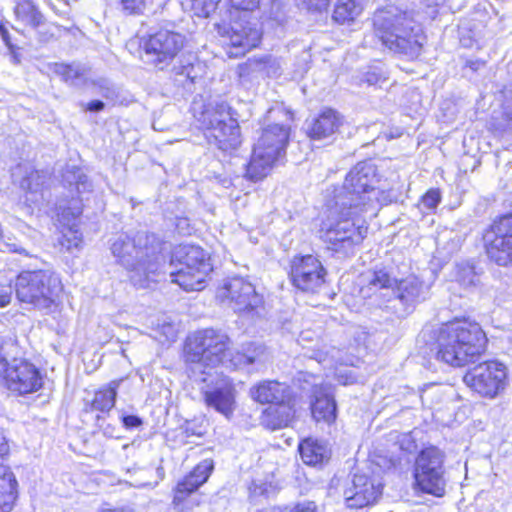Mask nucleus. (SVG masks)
<instances>
[{"label":"nucleus","instance_id":"f3484780","mask_svg":"<svg viewBox=\"0 0 512 512\" xmlns=\"http://www.w3.org/2000/svg\"><path fill=\"white\" fill-rule=\"evenodd\" d=\"M292 284L303 292H316L325 282L326 271L313 255L295 257L291 262Z\"/></svg>","mask_w":512,"mask_h":512},{"label":"nucleus","instance_id":"e433bc0d","mask_svg":"<svg viewBox=\"0 0 512 512\" xmlns=\"http://www.w3.org/2000/svg\"><path fill=\"white\" fill-rule=\"evenodd\" d=\"M361 12V7L358 0H338L333 19L341 24L354 20V18Z\"/></svg>","mask_w":512,"mask_h":512},{"label":"nucleus","instance_id":"5fc2aeb1","mask_svg":"<svg viewBox=\"0 0 512 512\" xmlns=\"http://www.w3.org/2000/svg\"><path fill=\"white\" fill-rule=\"evenodd\" d=\"M329 3L330 0H319L316 4H311V7H313L317 11H323L328 8Z\"/></svg>","mask_w":512,"mask_h":512},{"label":"nucleus","instance_id":"aec40b11","mask_svg":"<svg viewBox=\"0 0 512 512\" xmlns=\"http://www.w3.org/2000/svg\"><path fill=\"white\" fill-rule=\"evenodd\" d=\"M192 110L196 121L201 128L206 130V133L214 131V128L232 117L231 109L224 101H214L207 104L194 101Z\"/></svg>","mask_w":512,"mask_h":512},{"label":"nucleus","instance_id":"680f3d73","mask_svg":"<svg viewBox=\"0 0 512 512\" xmlns=\"http://www.w3.org/2000/svg\"><path fill=\"white\" fill-rule=\"evenodd\" d=\"M78 214H80V211H77V213H73L74 217Z\"/></svg>","mask_w":512,"mask_h":512},{"label":"nucleus","instance_id":"dca6fc26","mask_svg":"<svg viewBox=\"0 0 512 512\" xmlns=\"http://www.w3.org/2000/svg\"><path fill=\"white\" fill-rule=\"evenodd\" d=\"M207 385L201 388L206 405L215 411L230 418L236 407V389L233 381L222 375L209 377Z\"/></svg>","mask_w":512,"mask_h":512},{"label":"nucleus","instance_id":"603ef678","mask_svg":"<svg viewBox=\"0 0 512 512\" xmlns=\"http://www.w3.org/2000/svg\"><path fill=\"white\" fill-rule=\"evenodd\" d=\"M9 451V445L4 432L0 430V458L6 455Z\"/></svg>","mask_w":512,"mask_h":512},{"label":"nucleus","instance_id":"de8ad7c7","mask_svg":"<svg viewBox=\"0 0 512 512\" xmlns=\"http://www.w3.org/2000/svg\"><path fill=\"white\" fill-rule=\"evenodd\" d=\"M121 420L126 429H135L143 424V420L136 415H122Z\"/></svg>","mask_w":512,"mask_h":512},{"label":"nucleus","instance_id":"5701e85b","mask_svg":"<svg viewBox=\"0 0 512 512\" xmlns=\"http://www.w3.org/2000/svg\"><path fill=\"white\" fill-rule=\"evenodd\" d=\"M393 295L405 307L412 309L417 303L424 301L428 295V287L415 276H409L400 281L394 288Z\"/></svg>","mask_w":512,"mask_h":512},{"label":"nucleus","instance_id":"6e6552de","mask_svg":"<svg viewBox=\"0 0 512 512\" xmlns=\"http://www.w3.org/2000/svg\"><path fill=\"white\" fill-rule=\"evenodd\" d=\"M289 137V125L272 123L263 127L246 166V178L254 182L264 179L284 158Z\"/></svg>","mask_w":512,"mask_h":512},{"label":"nucleus","instance_id":"0eeeda50","mask_svg":"<svg viewBox=\"0 0 512 512\" xmlns=\"http://www.w3.org/2000/svg\"><path fill=\"white\" fill-rule=\"evenodd\" d=\"M349 205L340 207L338 202L327 203V216L321 224V238L327 248L342 256H350L367 236V223L360 217L362 213H352Z\"/></svg>","mask_w":512,"mask_h":512},{"label":"nucleus","instance_id":"2f4dec72","mask_svg":"<svg viewBox=\"0 0 512 512\" xmlns=\"http://www.w3.org/2000/svg\"><path fill=\"white\" fill-rule=\"evenodd\" d=\"M122 380H113L107 387L95 392L90 402V411L106 412L110 411L115 404L117 389Z\"/></svg>","mask_w":512,"mask_h":512},{"label":"nucleus","instance_id":"37998d69","mask_svg":"<svg viewBox=\"0 0 512 512\" xmlns=\"http://www.w3.org/2000/svg\"><path fill=\"white\" fill-rule=\"evenodd\" d=\"M244 353L251 358L249 360V365L254 364L258 361L262 360V357L264 356L266 352V348L264 345L260 343H247L242 346Z\"/></svg>","mask_w":512,"mask_h":512},{"label":"nucleus","instance_id":"f257e3e1","mask_svg":"<svg viewBox=\"0 0 512 512\" xmlns=\"http://www.w3.org/2000/svg\"><path fill=\"white\" fill-rule=\"evenodd\" d=\"M10 252L19 255L18 261L27 269L18 274L15 280L17 299L34 309L49 314L57 305L62 283L59 276L50 269H44V261L35 249H26L17 244H8Z\"/></svg>","mask_w":512,"mask_h":512},{"label":"nucleus","instance_id":"7ed1b4c3","mask_svg":"<svg viewBox=\"0 0 512 512\" xmlns=\"http://www.w3.org/2000/svg\"><path fill=\"white\" fill-rule=\"evenodd\" d=\"M112 255L130 273L134 286L146 288L160 267L161 242L146 231L134 236L120 234L111 243Z\"/></svg>","mask_w":512,"mask_h":512},{"label":"nucleus","instance_id":"ea45409f","mask_svg":"<svg viewBox=\"0 0 512 512\" xmlns=\"http://www.w3.org/2000/svg\"><path fill=\"white\" fill-rule=\"evenodd\" d=\"M124 12L130 15L143 14L152 5V0H120Z\"/></svg>","mask_w":512,"mask_h":512},{"label":"nucleus","instance_id":"f03ea898","mask_svg":"<svg viewBox=\"0 0 512 512\" xmlns=\"http://www.w3.org/2000/svg\"><path fill=\"white\" fill-rule=\"evenodd\" d=\"M230 339L221 331L204 329L190 335L185 343V361L189 365L190 377L194 381L206 382L204 376H213L219 364L227 368L240 369L249 365V356L243 348L229 351Z\"/></svg>","mask_w":512,"mask_h":512},{"label":"nucleus","instance_id":"412c9836","mask_svg":"<svg viewBox=\"0 0 512 512\" xmlns=\"http://www.w3.org/2000/svg\"><path fill=\"white\" fill-rule=\"evenodd\" d=\"M311 413L315 421L331 424L337 416L334 396L327 386L315 385L312 390Z\"/></svg>","mask_w":512,"mask_h":512},{"label":"nucleus","instance_id":"473e14b6","mask_svg":"<svg viewBox=\"0 0 512 512\" xmlns=\"http://www.w3.org/2000/svg\"><path fill=\"white\" fill-rule=\"evenodd\" d=\"M25 176L20 181V186L23 190H26L30 196H27V200L33 203L38 202V194L42 191V188L47 180V173L32 169L25 170Z\"/></svg>","mask_w":512,"mask_h":512},{"label":"nucleus","instance_id":"49530a36","mask_svg":"<svg viewBox=\"0 0 512 512\" xmlns=\"http://www.w3.org/2000/svg\"><path fill=\"white\" fill-rule=\"evenodd\" d=\"M231 6L238 10L253 11L259 7L261 0H229Z\"/></svg>","mask_w":512,"mask_h":512},{"label":"nucleus","instance_id":"f704fd0d","mask_svg":"<svg viewBox=\"0 0 512 512\" xmlns=\"http://www.w3.org/2000/svg\"><path fill=\"white\" fill-rule=\"evenodd\" d=\"M262 23L271 28L283 26L287 21L285 5L280 0H271L261 16Z\"/></svg>","mask_w":512,"mask_h":512},{"label":"nucleus","instance_id":"a878e982","mask_svg":"<svg viewBox=\"0 0 512 512\" xmlns=\"http://www.w3.org/2000/svg\"><path fill=\"white\" fill-rule=\"evenodd\" d=\"M214 469L212 459H204L195 468L177 484L175 499H180V494L188 495L197 490L209 478Z\"/></svg>","mask_w":512,"mask_h":512},{"label":"nucleus","instance_id":"4468645a","mask_svg":"<svg viewBox=\"0 0 512 512\" xmlns=\"http://www.w3.org/2000/svg\"><path fill=\"white\" fill-rule=\"evenodd\" d=\"M216 27L224 42L236 50L228 52L230 57L245 55L252 48L257 47L262 38V32L257 25L244 18L218 24Z\"/></svg>","mask_w":512,"mask_h":512},{"label":"nucleus","instance_id":"20e7f679","mask_svg":"<svg viewBox=\"0 0 512 512\" xmlns=\"http://www.w3.org/2000/svg\"><path fill=\"white\" fill-rule=\"evenodd\" d=\"M379 183L377 168L370 161L357 163L347 174L342 187L335 190L332 200L340 207L349 205L352 213H363L375 210L376 203L387 205L397 199L393 189L385 190Z\"/></svg>","mask_w":512,"mask_h":512},{"label":"nucleus","instance_id":"c03bdc74","mask_svg":"<svg viewBox=\"0 0 512 512\" xmlns=\"http://www.w3.org/2000/svg\"><path fill=\"white\" fill-rule=\"evenodd\" d=\"M363 80L369 85H377L387 80L384 70L379 66H373L364 74Z\"/></svg>","mask_w":512,"mask_h":512},{"label":"nucleus","instance_id":"3c124183","mask_svg":"<svg viewBox=\"0 0 512 512\" xmlns=\"http://www.w3.org/2000/svg\"><path fill=\"white\" fill-rule=\"evenodd\" d=\"M105 104L100 100H93L86 106V110L90 112H100L104 109Z\"/></svg>","mask_w":512,"mask_h":512},{"label":"nucleus","instance_id":"4be33fe9","mask_svg":"<svg viewBox=\"0 0 512 512\" xmlns=\"http://www.w3.org/2000/svg\"><path fill=\"white\" fill-rule=\"evenodd\" d=\"M205 135L211 145L225 152L236 150L241 145L240 127L233 117Z\"/></svg>","mask_w":512,"mask_h":512},{"label":"nucleus","instance_id":"8fccbe9b","mask_svg":"<svg viewBox=\"0 0 512 512\" xmlns=\"http://www.w3.org/2000/svg\"><path fill=\"white\" fill-rule=\"evenodd\" d=\"M12 295V287L10 285L0 284V307H4L10 303Z\"/></svg>","mask_w":512,"mask_h":512},{"label":"nucleus","instance_id":"a18cd8bd","mask_svg":"<svg viewBox=\"0 0 512 512\" xmlns=\"http://www.w3.org/2000/svg\"><path fill=\"white\" fill-rule=\"evenodd\" d=\"M441 201L439 189L428 190L421 198V204L427 210H434Z\"/></svg>","mask_w":512,"mask_h":512},{"label":"nucleus","instance_id":"f8f14e48","mask_svg":"<svg viewBox=\"0 0 512 512\" xmlns=\"http://www.w3.org/2000/svg\"><path fill=\"white\" fill-rule=\"evenodd\" d=\"M488 259L501 267L512 266V213L495 219L483 232Z\"/></svg>","mask_w":512,"mask_h":512},{"label":"nucleus","instance_id":"a211bd4d","mask_svg":"<svg viewBox=\"0 0 512 512\" xmlns=\"http://www.w3.org/2000/svg\"><path fill=\"white\" fill-rule=\"evenodd\" d=\"M7 386L11 391L21 395L37 391L42 387V377L39 370L27 361L15 362L6 366Z\"/></svg>","mask_w":512,"mask_h":512},{"label":"nucleus","instance_id":"bf43d9fd","mask_svg":"<svg viewBox=\"0 0 512 512\" xmlns=\"http://www.w3.org/2000/svg\"><path fill=\"white\" fill-rule=\"evenodd\" d=\"M253 64H255V65L258 67L259 65H261V64H262V61L258 62V61H256V60H255V61H253V62H251V63H250V65H251V66H252Z\"/></svg>","mask_w":512,"mask_h":512},{"label":"nucleus","instance_id":"7c9ffc66","mask_svg":"<svg viewBox=\"0 0 512 512\" xmlns=\"http://www.w3.org/2000/svg\"><path fill=\"white\" fill-rule=\"evenodd\" d=\"M397 280L391 267H375L367 275V285L370 290L375 291L385 289L393 293Z\"/></svg>","mask_w":512,"mask_h":512},{"label":"nucleus","instance_id":"a19ab883","mask_svg":"<svg viewBox=\"0 0 512 512\" xmlns=\"http://www.w3.org/2000/svg\"><path fill=\"white\" fill-rule=\"evenodd\" d=\"M194 13L199 17H209L216 10L219 0H190Z\"/></svg>","mask_w":512,"mask_h":512},{"label":"nucleus","instance_id":"9d476101","mask_svg":"<svg viewBox=\"0 0 512 512\" xmlns=\"http://www.w3.org/2000/svg\"><path fill=\"white\" fill-rule=\"evenodd\" d=\"M185 44V35L169 29H160L141 40L146 63L161 71L170 67Z\"/></svg>","mask_w":512,"mask_h":512},{"label":"nucleus","instance_id":"13d9d810","mask_svg":"<svg viewBox=\"0 0 512 512\" xmlns=\"http://www.w3.org/2000/svg\"><path fill=\"white\" fill-rule=\"evenodd\" d=\"M281 112H282V110H274V109H272V110L269 111V114L271 115V114L281 113Z\"/></svg>","mask_w":512,"mask_h":512},{"label":"nucleus","instance_id":"393cba45","mask_svg":"<svg viewBox=\"0 0 512 512\" xmlns=\"http://www.w3.org/2000/svg\"><path fill=\"white\" fill-rule=\"evenodd\" d=\"M341 125V118L333 109L322 111L307 127V135L312 140H324L333 136Z\"/></svg>","mask_w":512,"mask_h":512},{"label":"nucleus","instance_id":"1a4fd4ad","mask_svg":"<svg viewBox=\"0 0 512 512\" xmlns=\"http://www.w3.org/2000/svg\"><path fill=\"white\" fill-rule=\"evenodd\" d=\"M175 261L180 268L170 272L171 282L186 291L202 290L207 275L212 271L205 251L199 246L181 245L172 255V262Z\"/></svg>","mask_w":512,"mask_h":512},{"label":"nucleus","instance_id":"4c0bfd02","mask_svg":"<svg viewBox=\"0 0 512 512\" xmlns=\"http://www.w3.org/2000/svg\"><path fill=\"white\" fill-rule=\"evenodd\" d=\"M455 279L464 288L475 287L479 283L475 268L470 263H461L456 266Z\"/></svg>","mask_w":512,"mask_h":512},{"label":"nucleus","instance_id":"cd10ccee","mask_svg":"<svg viewBox=\"0 0 512 512\" xmlns=\"http://www.w3.org/2000/svg\"><path fill=\"white\" fill-rule=\"evenodd\" d=\"M298 449L303 462L310 466L322 465L329 460L331 455L326 442L313 438L301 441Z\"/></svg>","mask_w":512,"mask_h":512},{"label":"nucleus","instance_id":"052dcab7","mask_svg":"<svg viewBox=\"0 0 512 512\" xmlns=\"http://www.w3.org/2000/svg\"><path fill=\"white\" fill-rule=\"evenodd\" d=\"M365 43L368 44L369 43V40H368V37L365 38Z\"/></svg>","mask_w":512,"mask_h":512},{"label":"nucleus","instance_id":"c756f323","mask_svg":"<svg viewBox=\"0 0 512 512\" xmlns=\"http://www.w3.org/2000/svg\"><path fill=\"white\" fill-rule=\"evenodd\" d=\"M14 13L18 21L34 29L38 28L45 22L44 15L34 5L31 0H17Z\"/></svg>","mask_w":512,"mask_h":512},{"label":"nucleus","instance_id":"09e8293b","mask_svg":"<svg viewBox=\"0 0 512 512\" xmlns=\"http://www.w3.org/2000/svg\"><path fill=\"white\" fill-rule=\"evenodd\" d=\"M289 512H317V506L313 501H304L296 504Z\"/></svg>","mask_w":512,"mask_h":512},{"label":"nucleus","instance_id":"6e6d98bb","mask_svg":"<svg viewBox=\"0 0 512 512\" xmlns=\"http://www.w3.org/2000/svg\"><path fill=\"white\" fill-rule=\"evenodd\" d=\"M0 35L6 45H10V36L8 30L0 23Z\"/></svg>","mask_w":512,"mask_h":512},{"label":"nucleus","instance_id":"72a5a7b5","mask_svg":"<svg viewBox=\"0 0 512 512\" xmlns=\"http://www.w3.org/2000/svg\"><path fill=\"white\" fill-rule=\"evenodd\" d=\"M55 72L71 85L79 86L85 83L89 68L82 64H56Z\"/></svg>","mask_w":512,"mask_h":512},{"label":"nucleus","instance_id":"2eb2a0df","mask_svg":"<svg viewBox=\"0 0 512 512\" xmlns=\"http://www.w3.org/2000/svg\"><path fill=\"white\" fill-rule=\"evenodd\" d=\"M507 371L498 361H485L464 376V382L475 392L486 397H495L505 387Z\"/></svg>","mask_w":512,"mask_h":512},{"label":"nucleus","instance_id":"ddd939ff","mask_svg":"<svg viewBox=\"0 0 512 512\" xmlns=\"http://www.w3.org/2000/svg\"><path fill=\"white\" fill-rule=\"evenodd\" d=\"M216 297L239 313L255 311L263 304V296L243 277L226 279L218 288Z\"/></svg>","mask_w":512,"mask_h":512},{"label":"nucleus","instance_id":"c85d7f7f","mask_svg":"<svg viewBox=\"0 0 512 512\" xmlns=\"http://www.w3.org/2000/svg\"><path fill=\"white\" fill-rule=\"evenodd\" d=\"M17 481L7 466L0 465V512H10L17 497Z\"/></svg>","mask_w":512,"mask_h":512},{"label":"nucleus","instance_id":"39448f33","mask_svg":"<svg viewBox=\"0 0 512 512\" xmlns=\"http://www.w3.org/2000/svg\"><path fill=\"white\" fill-rule=\"evenodd\" d=\"M389 50L417 58L422 51L426 36L407 12L391 6L379 10L374 16V35Z\"/></svg>","mask_w":512,"mask_h":512},{"label":"nucleus","instance_id":"4d7b16f0","mask_svg":"<svg viewBox=\"0 0 512 512\" xmlns=\"http://www.w3.org/2000/svg\"><path fill=\"white\" fill-rule=\"evenodd\" d=\"M7 366V358L3 353L2 347H0V374L6 369Z\"/></svg>","mask_w":512,"mask_h":512},{"label":"nucleus","instance_id":"9b49d317","mask_svg":"<svg viewBox=\"0 0 512 512\" xmlns=\"http://www.w3.org/2000/svg\"><path fill=\"white\" fill-rule=\"evenodd\" d=\"M444 454L437 447L423 449L414 466L416 487L424 493L440 497L445 492Z\"/></svg>","mask_w":512,"mask_h":512},{"label":"nucleus","instance_id":"c9c22d12","mask_svg":"<svg viewBox=\"0 0 512 512\" xmlns=\"http://www.w3.org/2000/svg\"><path fill=\"white\" fill-rule=\"evenodd\" d=\"M63 179L70 186H75L79 194L91 191L92 183L83 170L77 166H68L63 173Z\"/></svg>","mask_w":512,"mask_h":512},{"label":"nucleus","instance_id":"b1692460","mask_svg":"<svg viewBox=\"0 0 512 512\" xmlns=\"http://www.w3.org/2000/svg\"><path fill=\"white\" fill-rule=\"evenodd\" d=\"M251 398L261 404H274L289 399V387L275 380H264L250 389Z\"/></svg>","mask_w":512,"mask_h":512},{"label":"nucleus","instance_id":"bb28decb","mask_svg":"<svg viewBox=\"0 0 512 512\" xmlns=\"http://www.w3.org/2000/svg\"><path fill=\"white\" fill-rule=\"evenodd\" d=\"M293 418L294 410L287 401L274 403L263 411L261 424L270 430H277L287 427Z\"/></svg>","mask_w":512,"mask_h":512},{"label":"nucleus","instance_id":"423d86ee","mask_svg":"<svg viewBox=\"0 0 512 512\" xmlns=\"http://www.w3.org/2000/svg\"><path fill=\"white\" fill-rule=\"evenodd\" d=\"M485 342V334L477 323L453 321L439 330L436 358L450 366L462 367L483 352Z\"/></svg>","mask_w":512,"mask_h":512},{"label":"nucleus","instance_id":"6ab92c4d","mask_svg":"<svg viewBox=\"0 0 512 512\" xmlns=\"http://www.w3.org/2000/svg\"><path fill=\"white\" fill-rule=\"evenodd\" d=\"M382 494V485L365 474H355L352 484L344 491L348 508L360 509L374 504Z\"/></svg>","mask_w":512,"mask_h":512},{"label":"nucleus","instance_id":"864d4df0","mask_svg":"<svg viewBox=\"0 0 512 512\" xmlns=\"http://www.w3.org/2000/svg\"><path fill=\"white\" fill-rule=\"evenodd\" d=\"M501 318L505 321L504 325L512 326V307L505 309L501 312Z\"/></svg>","mask_w":512,"mask_h":512},{"label":"nucleus","instance_id":"79ce46f5","mask_svg":"<svg viewBox=\"0 0 512 512\" xmlns=\"http://www.w3.org/2000/svg\"><path fill=\"white\" fill-rule=\"evenodd\" d=\"M74 224L69 228L67 233L63 234V238L61 240V245L68 251H72L73 249H78L82 243L81 233L78 230L74 229Z\"/></svg>","mask_w":512,"mask_h":512},{"label":"nucleus","instance_id":"58836bf2","mask_svg":"<svg viewBox=\"0 0 512 512\" xmlns=\"http://www.w3.org/2000/svg\"><path fill=\"white\" fill-rule=\"evenodd\" d=\"M139 472H141L142 474H145V476H148V475H151L154 473V469L152 467H149V468L139 469ZM155 472L157 474L158 480H156L154 482H150V481H146L143 478V476H139V477L137 476L135 479H133V482L131 484L137 488H145V487L154 488L158 484L159 480H162L164 478V470L162 467H158L155 470Z\"/></svg>","mask_w":512,"mask_h":512}]
</instances>
